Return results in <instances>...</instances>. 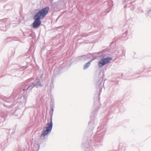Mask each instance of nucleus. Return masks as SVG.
Here are the masks:
<instances>
[{"label":"nucleus","instance_id":"20e7f679","mask_svg":"<svg viewBox=\"0 0 151 151\" xmlns=\"http://www.w3.org/2000/svg\"><path fill=\"white\" fill-rule=\"evenodd\" d=\"M34 85H30V86H29L27 88V89H28L30 87H31V88H32L34 86Z\"/></svg>","mask_w":151,"mask_h":151},{"label":"nucleus","instance_id":"39448f33","mask_svg":"<svg viewBox=\"0 0 151 151\" xmlns=\"http://www.w3.org/2000/svg\"><path fill=\"white\" fill-rule=\"evenodd\" d=\"M90 63H87V65H90Z\"/></svg>","mask_w":151,"mask_h":151},{"label":"nucleus","instance_id":"f03ea898","mask_svg":"<svg viewBox=\"0 0 151 151\" xmlns=\"http://www.w3.org/2000/svg\"><path fill=\"white\" fill-rule=\"evenodd\" d=\"M47 126L43 129L42 133L41 135V136H45L50 132L52 127V118H51L50 119V122L47 123Z\"/></svg>","mask_w":151,"mask_h":151},{"label":"nucleus","instance_id":"f257e3e1","mask_svg":"<svg viewBox=\"0 0 151 151\" xmlns=\"http://www.w3.org/2000/svg\"><path fill=\"white\" fill-rule=\"evenodd\" d=\"M49 10L48 7H46L40 10L37 12L34 16L35 21L33 23V28L38 27L41 23L40 19L44 18L47 14Z\"/></svg>","mask_w":151,"mask_h":151},{"label":"nucleus","instance_id":"7ed1b4c3","mask_svg":"<svg viewBox=\"0 0 151 151\" xmlns=\"http://www.w3.org/2000/svg\"><path fill=\"white\" fill-rule=\"evenodd\" d=\"M112 58H108L104 59H101L99 63V65H103L109 63L111 60Z\"/></svg>","mask_w":151,"mask_h":151},{"label":"nucleus","instance_id":"423d86ee","mask_svg":"<svg viewBox=\"0 0 151 151\" xmlns=\"http://www.w3.org/2000/svg\"><path fill=\"white\" fill-rule=\"evenodd\" d=\"M23 90V91H25V90H26V89H24Z\"/></svg>","mask_w":151,"mask_h":151}]
</instances>
